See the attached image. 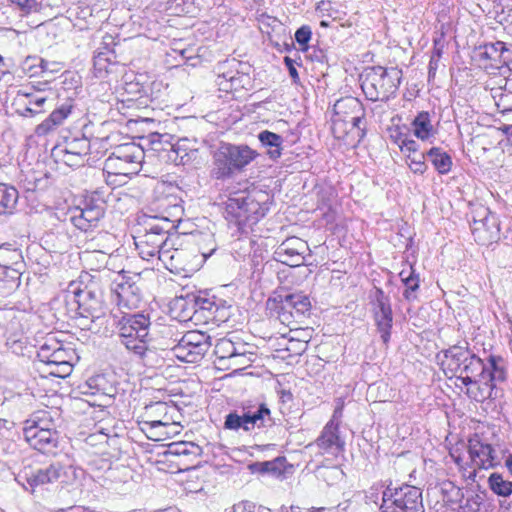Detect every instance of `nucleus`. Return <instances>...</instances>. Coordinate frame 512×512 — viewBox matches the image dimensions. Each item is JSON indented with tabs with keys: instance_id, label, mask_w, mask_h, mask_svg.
I'll list each match as a JSON object with an SVG mask.
<instances>
[{
	"instance_id": "nucleus-13",
	"label": "nucleus",
	"mask_w": 512,
	"mask_h": 512,
	"mask_svg": "<svg viewBox=\"0 0 512 512\" xmlns=\"http://www.w3.org/2000/svg\"><path fill=\"white\" fill-rule=\"evenodd\" d=\"M191 320L197 323L224 322L229 318V306L226 301L215 296L197 295L192 299Z\"/></svg>"
},
{
	"instance_id": "nucleus-42",
	"label": "nucleus",
	"mask_w": 512,
	"mask_h": 512,
	"mask_svg": "<svg viewBox=\"0 0 512 512\" xmlns=\"http://www.w3.org/2000/svg\"><path fill=\"white\" fill-rule=\"evenodd\" d=\"M504 49V42L496 41L494 43H487L480 46L478 49V56L481 60H490L498 62V55H502Z\"/></svg>"
},
{
	"instance_id": "nucleus-7",
	"label": "nucleus",
	"mask_w": 512,
	"mask_h": 512,
	"mask_svg": "<svg viewBox=\"0 0 512 512\" xmlns=\"http://www.w3.org/2000/svg\"><path fill=\"white\" fill-rule=\"evenodd\" d=\"M401 77L402 71L396 67H370L361 75V88L368 100L386 102L396 93Z\"/></svg>"
},
{
	"instance_id": "nucleus-23",
	"label": "nucleus",
	"mask_w": 512,
	"mask_h": 512,
	"mask_svg": "<svg viewBox=\"0 0 512 512\" xmlns=\"http://www.w3.org/2000/svg\"><path fill=\"white\" fill-rule=\"evenodd\" d=\"M73 105L71 101H67L58 108L54 109L51 114L35 128L38 136H45L58 126L63 124L64 120L71 114Z\"/></svg>"
},
{
	"instance_id": "nucleus-11",
	"label": "nucleus",
	"mask_w": 512,
	"mask_h": 512,
	"mask_svg": "<svg viewBox=\"0 0 512 512\" xmlns=\"http://www.w3.org/2000/svg\"><path fill=\"white\" fill-rule=\"evenodd\" d=\"M507 378L505 360L501 356L490 355L488 365L483 373L475 376V382L469 384L466 394L469 398L483 402L494 398L497 382H504Z\"/></svg>"
},
{
	"instance_id": "nucleus-15",
	"label": "nucleus",
	"mask_w": 512,
	"mask_h": 512,
	"mask_svg": "<svg viewBox=\"0 0 512 512\" xmlns=\"http://www.w3.org/2000/svg\"><path fill=\"white\" fill-rule=\"evenodd\" d=\"M137 281H140L138 275H119L118 279L114 281L113 291L116 294L119 306L127 309L138 308L142 299V293Z\"/></svg>"
},
{
	"instance_id": "nucleus-4",
	"label": "nucleus",
	"mask_w": 512,
	"mask_h": 512,
	"mask_svg": "<svg viewBox=\"0 0 512 512\" xmlns=\"http://www.w3.org/2000/svg\"><path fill=\"white\" fill-rule=\"evenodd\" d=\"M364 501L366 510L379 509L381 512H388L389 509H400L403 511L411 512H424L422 503V492L419 488L411 485H404L400 488L391 489L386 488L381 490L378 487H371L368 492L355 493L351 499H347L345 502L340 503L338 508L342 511L347 509H356L352 506L354 503Z\"/></svg>"
},
{
	"instance_id": "nucleus-2",
	"label": "nucleus",
	"mask_w": 512,
	"mask_h": 512,
	"mask_svg": "<svg viewBox=\"0 0 512 512\" xmlns=\"http://www.w3.org/2000/svg\"><path fill=\"white\" fill-rule=\"evenodd\" d=\"M269 195L261 190H240L230 193L224 202V218L232 236L248 235L268 212Z\"/></svg>"
},
{
	"instance_id": "nucleus-40",
	"label": "nucleus",
	"mask_w": 512,
	"mask_h": 512,
	"mask_svg": "<svg viewBox=\"0 0 512 512\" xmlns=\"http://www.w3.org/2000/svg\"><path fill=\"white\" fill-rule=\"evenodd\" d=\"M49 62L38 57H27L23 63V69L30 73V76H37L47 71H54L49 67Z\"/></svg>"
},
{
	"instance_id": "nucleus-55",
	"label": "nucleus",
	"mask_w": 512,
	"mask_h": 512,
	"mask_svg": "<svg viewBox=\"0 0 512 512\" xmlns=\"http://www.w3.org/2000/svg\"><path fill=\"white\" fill-rule=\"evenodd\" d=\"M177 6L182 5L181 11L184 13H194L196 9L200 10L204 0H174Z\"/></svg>"
},
{
	"instance_id": "nucleus-33",
	"label": "nucleus",
	"mask_w": 512,
	"mask_h": 512,
	"mask_svg": "<svg viewBox=\"0 0 512 512\" xmlns=\"http://www.w3.org/2000/svg\"><path fill=\"white\" fill-rule=\"evenodd\" d=\"M201 453V448L192 442H172L167 445V449L163 453L166 457L169 456H194L197 457Z\"/></svg>"
},
{
	"instance_id": "nucleus-46",
	"label": "nucleus",
	"mask_w": 512,
	"mask_h": 512,
	"mask_svg": "<svg viewBox=\"0 0 512 512\" xmlns=\"http://www.w3.org/2000/svg\"><path fill=\"white\" fill-rule=\"evenodd\" d=\"M211 336L201 331H188L178 341L181 347H185L186 344L196 342L198 345L211 346Z\"/></svg>"
},
{
	"instance_id": "nucleus-62",
	"label": "nucleus",
	"mask_w": 512,
	"mask_h": 512,
	"mask_svg": "<svg viewBox=\"0 0 512 512\" xmlns=\"http://www.w3.org/2000/svg\"><path fill=\"white\" fill-rule=\"evenodd\" d=\"M62 154V161L70 166V167H79L83 165L84 158L83 157H76L74 155H71L70 152H60Z\"/></svg>"
},
{
	"instance_id": "nucleus-19",
	"label": "nucleus",
	"mask_w": 512,
	"mask_h": 512,
	"mask_svg": "<svg viewBox=\"0 0 512 512\" xmlns=\"http://www.w3.org/2000/svg\"><path fill=\"white\" fill-rule=\"evenodd\" d=\"M73 301L77 304V313L92 322L105 315L103 302L95 292L85 288L73 291Z\"/></svg>"
},
{
	"instance_id": "nucleus-6",
	"label": "nucleus",
	"mask_w": 512,
	"mask_h": 512,
	"mask_svg": "<svg viewBox=\"0 0 512 512\" xmlns=\"http://www.w3.org/2000/svg\"><path fill=\"white\" fill-rule=\"evenodd\" d=\"M258 156L246 144L221 143L213 154L212 178L228 180L242 173Z\"/></svg>"
},
{
	"instance_id": "nucleus-1",
	"label": "nucleus",
	"mask_w": 512,
	"mask_h": 512,
	"mask_svg": "<svg viewBox=\"0 0 512 512\" xmlns=\"http://www.w3.org/2000/svg\"><path fill=\"white\" fill-rule=\"evenodd\" d=\"M173 228L171 221L161 219L148 224L144 234L134 237L141 258L147 261L157 259L170 271L183 269L185 251L174 247L178 235L169 233Z\"/></svg>"
},
{
	"instance_id": "nucleus-25",
	"label": "nucleus",
	"mask_w": 512,
	"mask_h": 512,
	"mask_svg": "<svg viewBox=\"0 0 512 512\" xmlns=\"http://www.w3.org/2000/svg\"><path fill=\"white\" fill-rule=\"evenodd\" d=\"M241 68L250 69V66L236 60L235 58L219 62L215 67L217 75L216 83L219 86V89L223 91L225 82L227 84L232 83V80H234L235 76L239 74V69Z\"/></svg>"
},
{
	"instance_id": "nucleus-53",
	"label": "nucleus",
	"mask_w": 512,
	"mask_h": 512,
	"mask_svg": "<svg viewBox=\"0 0 512 512\" xmlns=\"http://www.w3.org/2000/svg\"><path fill=\"white\" fill-rule=\"evenodd\" d=\"M21 268L22 266H11L7 269H1L0 277L4 279L7 283L14 282L15 288L17 289L20 285Z\"/></svg>"
},
{
	"instance_id": "nucleus-17",
	"label": "nucleus",
	"mask_w": 512,
	"mask_h": 512,
	"mask_svg": "<svg viewBox=\"0 0 512 512\" xmlns=\"http://www.w3.org/2000/svg\"><path fill=\"white\" fill-rule=\"evenodd\" d=\"M468 453L473 464L480 469L494 468L500 465L502 459L498 451L491 444L483 442L477 434L468 440Z\"/></svg>"
},
{
	"instance_id": "nucleus-63",
	"label": "nucleus",
	"mask_w": 512,
	"mask_h": 512,
	"mask_svg": "<svg viewBox=\"0 0 512 512\" xmlns=\"http://www.w3.org/2000/svg\"><path fill=\"white\" fill-rule=\"evenodd\" d=\"M255 509L256 504L249 500H243L233 506V512H254Z\"/></svg>"
},
{
	"instance_id": "nucleus-48",
	"label": "nucleus",
	"mask_w": 512,
	"mask_h": 512,
	"mask_svg": "<svg viewBox=\"0 0 512 512\" xmlns=\"http://www.w3.org/2000/svg\"><path fill=\"white\" fill-rule=\"evenodd\" d=\"M60 345L61 342L57 341L55 338L46 339L38 351L39 360L46 364L52 358L49 354H55Z\"/></svg>"
},
{
	"instance_id": "nucleus-20",
	"label": "nucleus",
	"mask_w": 512,
	"mask_h": 512,
	"mask_svg": "<svg viewBox=\"0 0 512 512\" xmlns=\"http://www.w3.org/2000/svg\"><path fill=\"white\" fill-rule=\"evenodd\" d=\"M471 231L476 242L481 245H488L499 238V222L495 214L485 210L482 219H474Z\"/></svg>"
},
{
	"instance_id": "nucleus-28",
	"label": "nucleus",
	"mask_w": 512,
	"mask_h": 512,
	"mask_svg": "<svg viewBox=\"0 0 512 512\" xmlns=\"http://www.w3.org/2000/svg\"><path fill=\"white\" fill-rule=\"evenodd\" d=\"M258 140L267 149L270 159L276 160L282 155L283 138L280 135L264 130L258 134Z\"/></svg>"
},
{
	"instance_id": "nucleus-12",
	"label": "nucleus",
	"mask_w": 512,
	"mask_h": 512,
	"mask_svg": "<svg viewBox=\"0 0 512 512\" xmlns=\"http://www.w3.org/2000/svg\"><path fill=\"white\" fill-rule=\"evenodd\" d=\"M143 150L133 142L117 146L104 162L103 174L128 177L139 172Z\"/></svg>"
},
{
	"instance_id": "nucleus-16",
	"label": "nucleus",
	"mask_w": 512,
	"mask_h": 512,
	"mask_svg": "<svg viewBox=\"0 0 512 512\" xmlns=\"http://www.w3.org/2000/svg\"><path fill=\"white\" fill-rule=\"evenodd\" d=\"M105 202L93 196L86 199L82 208H77L71 216L73 225L82 231L95 227L105 213Z\"/></svg>"
},
{
	"instance_id": "nucleus-9",
	"label": "nucleus",
	"mask_w": 512,
	"mask_h": 512,
	"mask_svg": "<svg viewBox=\"0 0 512 512\" xmlns=\"http://www.w3.org/2000/svg\"><path fill=\"white\" fill-rule=\"evenodd\" d=\"M75 477V470L72 466H65L61 463H53L47 467L25 466L16 476V481L31 493L41 492L44 486L56 481L67 483Z\"/></svg>"
},
{
	"instance_id": "nucleus-5",
	"label": "nucleus",
	"mask_w": 512,
	"mask_h": 512,
	"mask_svg": "<svg viewBox=\"0 0 512 512\" xmlns=\"http://www.w3.org/2000/svg\"><path fill=\"white\" fill-rule=\"evenodd\" d=\"M60 424L58 410L35 411L24 421V438L33 449L46 455H56L60 448Z\"/></svg>"
},
{
	"instance_id": "nucleus-35",
	"label": "nucleus",
	"mask_w": 512,
	"mask_h": 512,
	"mask_svg": "<svg viewBox=\"0 0 512 512\" xmlns=\"http://www.w3.org/2000/svg\"><path fill=\"white\" fill-rule=\"evenodd\" d=\"M22 253L19 249L0 246V270L11 266H23Z\"/></svg>"
},
{
	"instance_id": "nucleus-58",
	"label": "nucleus",
	"mask_w": 512,
	"mask_h": 512,
	"mask_svg": "<svg viewBox=\"0 0 512 512\" xmlns=\"http://www.w3.org/2000/svg\"><path fill=\"white\" fill-rule=\"evenodd\" d=\"M50 373L57 377H66L72 372V361L64 362L61 364H53Z\"/></svg>"
},
{
	"instance_id": "nucleus-24",
	"label": "nucleus",
	"mask_w": 512,
	"mask_h": 512,
	"mask_svg": "<svg viewBox=\"0 0 512 512\" xmlns=\"http://www.w3.org/2000/svg\"><path fill=\"white\" fill-rule=\"evenodd\" d=\"M106 139H89L84 135L67 138L63 148L58 152H70L71 155L78 157H85L91 153L92 148L100 146Z\"/></svg>"
},
{
	"instance_id": "nucleus-36",
	"label": "nucleus",
	"mask_w": 512,
	"mask_h": 512,
	"mask_svg": "<svg viewBox=\"0 0 512 512\" xmlns=\"http://www.w3.org/2000/svg\"><path fill=\"white\" fill-rule=\"evenodd\" d=\"M236 351V344L232 340L226 338L219 339L214 348V354L217 357L218 362L222 365L225 364V361H231Z\"/></svg>"
},
{
	"instance_id": "nucleus-18",
	"label": "nucleus",
	"mask_w": 512,
	"mask_h": 512,
	"mask_svg": "<svg viewBox=\"0 0 512 512\" xmlns=\"http://www.w3.org/2000/svg\"><path fill=\"white\" fill-rule=\"evenodd\" d=\"M306 250H308V245L304 240L298 237H290L276 248L273 257L282 264L298 267L304 264Z\"/></svg>"
},
{
	"instance_id": "nucleus-51",
	"label": "nucleus",
	"mask_w": 512,
	"mask_h": 512,
	"mask_svg": "<svg viewBox=\"0 0 512 512\" xmlns=\"http://www.w3.org/2000/svg\"><path fill=\"white\" fill-rule=\"evenodd\" d=\"M199 250L204 258L210 257L217 249L213 234H203L199 241Z\"/></svg>"
},
{
	"instance_id": "nucleus-49",
	"label": "nucleus",
	"mask_w": 512,
	"mask_h": 512,
	"mask_svg": "<svg viewBox=\"0 0 512 512\" xmlns=\"http://www.w3.org/2000/svg\"><path fill=\"white\" fill-rule=\"evenodd\" d=\"M115 55L113 51H99L94 56V69L98 73H102L103 71H107L108 64L114 62Z\"/></svg>"
},
{
	"instance_id": "nucleus-26",
	"label": "nucleus",
	"mask_w": 512,
	"mask_h": 512,
	"mask_svg": "<svg viewBox=\"0 0 512 512\" xmlns=\"http://www.w3.org/2000/svg\"><path fill=\"white\" fill-rule=\"evenodd\" d=\"M211 346L198 345L196 342L188 343L185 347L180 346V342H178L173 347L174 355L181 361L187 363H196L200 361L205 354L208 352Z\"/></svg>"
},
{
	"instance_id": "nucleus-38",
	"label": "nucleus",
	"mask_w": 512,
	"mask_h": 512,
	"mask_svg": "<svg viewBox=\"0 0 512 512\" xmlns=\"http://www.w3.org/2000/svg\"><path fill=\"white\" fill-rule=\"evenodd\" d=\"M289 303L287 294H276L267 300V309L271 317L279 316V313L292 311L291 307H288Z\"/></svg>"
},
{
	"instance_id": "nucleus-45",
	"label": "nucleus",
	"mask_w": 512,
	"mask_h": 512,
	"mask_svg": "<svg viewBox=\"0 0 512 512\" xmlns=\"http://www.w3.org/2000/svg\"><path fill=\"white\" fill-rule=\"evenodd\" d=\"M28 100V105L21 112L22 116L25 117H33L39 113H41L42 107L45 104L47 98L40 95L26 94Z\"/></svg>"
},
{
	"instance_id": "nucleus-29",
	"label": "nucleus",
	"mask_w": 512,
	"mask_h": 512,
	"mask_svg": "<svg viewBox=\"0 0 512 512\" xmlns=\"http://www.w3.org/2000/svg\"><path fill=\"white\" fill-rule=\"evenodd\" d=\"M18 190L6 183H0V215H10L18 202Z\"/></svg>"
},
{
	"instance_id": "nucleus-3",
	"label": "nucleus",
	"mask_w": 512,
	"mask_h": 512,
	"mask_svg": "<svg viewBox=\"0 0 512 512\" xmlns=\"http://www.w3.org/2000/svg\"><path fill=\"white\" fill-rule=\"evenodd\" d=\"M150 318L142 313L124 315L117 324L118 341L149 368L162 366L164 357L150 335Z\"/></svg>"
},
{
	"instance_id": "nucleus-52",
	"label": "nucleus",
	"mask_w": 512,
	"mask_h": 512,
	"mask_svg": "<svg viewBox=\"0 0 512 512\" xmlns=\"http://www.w3.org/2000/svg\"><path fill=\"white\" fill-rule=\"evenodd\" d=\"M19 438V431L12 420L0 419V440L7 438Z\"/></svg>"
},
{
	"instance_id": "nucleus-41",
	"label": "nucleus",
	"mask_w": 512,
	"mask_h": 512,
	"mask_svg": "<svg viewBox=\"0 0 512 512\" xmlns=\"http://www.w3.org/2000/svg\"><path fill=\"white\" fill-rule=\"evenodd\" d=\"M490 489L499 496H509L512 494V482L503 479L501 474L493 473L489 479Z\"/></svg>"
},
{
	"instance_id": "nucleus-37",
	"label": "nucleus",
	"mask_w": 512,
	"mask_h": 512,
	"mask_svg": "<svg viewBox=\"0 0 512 512\" xmlns=\"http://www.w3.org/2000/svg\"><path fill=\"white\" fill-rule=\"evenodd\" d=\"M10 6L20 16H28L42 9L41 0H9Z\"/></svg>"
},
{
	"instance_id": "nucleus-31",
	"label": "nucleus",
	"mask_w": 512,
	"mask_h": 512,
	"mask_svg": "<svg viewBox=\"0 0 512 512\" xmlns=\"http://www.w3.org/2000/svg\"><path fill=\"white\" fill-rule=\"evenodd\" d=\"M412 126L414 135L423 141L428 140L435 135L430 114L426 111L418 113L412 122Z\"/></svg>"
},
{
	"instance_id": "nucleus-14",
	"label": "nucleus",
	"mask_w": 512,
	"mask_h": 512,
	"mask_svg": "<svg viewBox=\"0 0 512 512\" xmlns=\"http://www.w3.org/2000/svg\"><path fill=\"white\" fill-rule=\"evenodd\" d=\"M371 297L375 325L382 342L387 345L390 341L393 326V312L390 297L386 295L381 288L377 287Z\"/></svg>"
},
{
	"instance_id": "nucleus-32",
	"label": "nucleus",
	"mask_w": 512,
	"mask_h": 512,
	"mask_svg": "<svg viewBox=\"0 0 512 512\" xmlns=\"http://www.w3.org/2000/svg\"><path fill=\"white\" fill-rule=\"evenodd\" d=\"M285 457H277L271 461L254 462L249 465L252 473L271 474L273 476H280L284 472Z\"/></svg>"
},
{
	"instance_id": "nucleus-27",
	"label": "nucleus",
	"mask_w": 512,
	"mask_h": 512,
	"mask_svg": "<svg viewBox=\"0 0 512 512\" xmlns=\"http://www.w3.org/2000/svg\"><path fill=\"white\" fill-rule=\"evenodd\" d=\"M83 388L85 389L84 394L113 397L116 393V388L108 382L103 374L90 377Z\"/></svg>"
},
{
	"instance_id": "nucleus-39",
	"label": "nucleus",
	"mask_w": 512,
	"mask_h": 512,
	"mask_svg": "<svg viewBox=\"0 0 512 512\" xmlns=\"http://www.w3.org/2000/svg\"><path fill=\"white\" fill-rule=\"evenodd\" d=\"M249 70L247 68L239 69V74L235 76L232 83L227 84L225 82V86L223 88L224 92L237 91L240 89H250L252 87V78L249 75Z\"/></svg>"
},
{
	"instance_id": "nucleus-44",
	"label": "nucleus",
	"mask_w": 512,
	"mask_h": 512,
	"mask_svg": "<svg viewBox=\"0 0 512 512\" xmlns=\"http://www.w3.org/2000/svg\"><path fill=\"white\" fill-rule=\"evenodd\" d=\"M6 346L15 355H24L26 347V339L23 336L22 330H18L7 336Z\"/></svg>"
},
{
	"instance_id": "nucleus-64",
	"label": "nucleus",
	"mask_w": 512,
	"mask_h": 512,
	"mask_svg": "<svg viewBox=\"0 0 512 512\" xmlns=\"http://www.w3.org/2000/svg\"><path fill=\"white\" fill-rule=\"evenodd\" d=\"M17 289L15 288L14 282L7 283L4 279L0 277V296L7 297L11 295Z\"/></svg>"
},
{
	"instance_id": "nucleus-8",
	"label": "nucleus",
	"mask_w": 512,
	"mask_h": 512,
	"mask_svg": "<svg viewBox=\"0 0 512 512\" xmlns=\"http://www.w3.org/2000/svg\"><path fill=\"white\" fill-rule=\"evenodd\" d=\"M274 424L266 403L247 401L225 416L224 429L250 432L254 429L270 428Z\"/></svg>"
},
{
	"instance_id": "nucleus-10",
	"label": "nucleus",
	"mask_w": 512,
	"mask_h": 512,
	"mask_svg": "<svg viewBox=\"0 0 512 512\" xmlns=\"http://www.w3.org/2000/svg\"><path fill=\"white\" fill-rule=\"evenodd\" d=\"M447 360L446 369L450 371L464 386L473 384L475 376L483 373L488 365V359L482 360L469 350L468 347L453 345L444 351Z\"/></svg>"
},
{
	"instance_id": "nucleus-56",
	"label": "nucleus",
	"mask_w": 512,
	"mask_h": 512,
	"mask_svg": "<svg viewBox=\"0 0 512 512\" xmlns=\"http://www.w3.org/2000/svg\"><path fill=\"white\" fill-rule=\"evenodd\" d=\"M312 36L311 28L307 25L301 26L295 32L296 42L303 48L308 44Z\"/></svg>"
},
{
	"instance_id": "nucleus-30",
	"label": "nucleus",
	"mask_w": 512,
	"mask_h": 512,
	"mask_svg": "<svg viewBox=\"0 0 512 512\" xmlns=\"http://www.w3.org/2000/svg\"><path fill=\"white\" fill-rule=\"evenodd\" d=\"M426 155L439 174L444 175L450 172L452 159L442 148L432 147L426 152Z\"/></svg>"
},
{
	"instance_id": "nucleus-57",
	"label": "nucleus",
	"mask_w": 512,
	"mask_h": 512,
	"mask_svg": "<svg viewBox=\"0 0 512 512\" xmlns=\"http://www.w3.org/2000/svg\"><path fill=\"white\" fill-rule=\"evenodd\" d=\"M399 148H400L401 152L406 154V155L407 154L415 155V154L420 153L418 151V148H419L418 143L415 140L410 139V138H408L406 136L399 143Z\"/></svg>"
},
{
	"instance_id": "nucleus-22",
	"label": "nucleus",
	"mask_w": 512,
	"mask_h": 512,
	"mask_svg": "<svg viewBox=\"0 0 512 512\" xmlns=\"http://www.w3.org/2000/svg\"><path fill=\"white\" fill-rule=\"evenodd\" d=\"M310 446L318 447L321 454H338L344 448V441L339 437L338 425L332 420L329 421L323 428L315 443L310 444Z\"/></svg>"
},
{
	"instance_id": "nucleus-50",
	"label": "nucleus",
	"mask_w": 512,
	"mask_h": 512,
	"mask_svg": "<svg viewBox=\"0 0 512 512\" xmlns=\"http://www.w3.org/2000/svg\"><path fill=\"white\" fill-rule=\"evenodd\" d=\"M52 358L46 363L47 365L61 364L64 362L73 361L75 357V351L72 348H65L61 343L59 349L55 354H49Z\"/></svg>"
},
{
	"instance_id": "nucleus-21",
	"label": "nucleus",
	"mask_w": 512,
	"mask_h": 512,
	"mask_svg": "<svg viewBox=\"0 0 512 512\" xmlns=\"http://www.w3.org/2000/svg\"><path fill=\"white\" fill-rule=\"evenodd\" d=\"M336 115L346 114L341 120L351 123L352 127L359 129L360 136H364V128L361 127L365 117L362 103L353 97L338 100L334 105Z\"/></svg>"
},
{
	"instance_id": "nucleus-47",
	"label": "nucleus",
	"mask_w": 512,
	"mask_h": 512,
	"mask_svg": "<svg viewBox=\"0 0 512 512\" xmlns=\"http://www.w3.org/2000/svg\"><path fill=\"white\" fill-rule=\"evenodd\" d=\"M426 157V153L422 152L415 155L407 154L406 163L414 174L422 175L427 170V165L425 163Z\"/></svg>"
},
{
	"instance_id": "nucleus-43",
	"label": "nucleus",
	"mask_w": 512,
	"mask_h": 512,
	"mask_svg": "<svg viewBox=\"0 0 512 512\" xmlns=\"http://www.w3.org/2000/svg\"><path fill=\"white\" fill-rule=\"evenodd\" d=\"M419 275L415 273L412 267L409 268V274L407 278L404 279L403 284L405 285V290L403 292V297L407 301H413L416 299L415 292L420 287Z\"/></svg>"
},
{
	"instance_id": "nucleus-54",
	"label": "nucleus",
	"mask_w": 512,
	"mask_h": 512,
	"mask_svg": "<svg viewBox=\"0 0 512 512\" xmlns=\"http://www.w3.org/2000/svg\"><path fill=\"white\" fill-rule=\"evenodd\" d=\"M110 249L107 250H93L92 252H87L85 259L87 262H91L92 260L96 259L99 263V265L96 267V269H100L102 266H104L107 262V257L110 255Z\"/></svg>"
},
{
	"instance_id": "nucleus-60",
	"label": "nucleus",
	"mask_w": 512,
	"mask_h": 512,
	"mask_svg": "<svg viewBox=\"0 0 512 512\" xmlns=\"http://www.w3.org/2000/svg\"><path fill=\"white\" fill-rule=\"evenodd\" d=\"M18 438H7L0 440V447L4 454H15L17 451L16 440Z\"/></svg>"
},
{
	"instance_id": "nucleus-59",
	"label": "nucleus",
	"mask_w": 512,
	"mask_h": 512,
	"mask_svg": "<svg viewBox=\"0 0 512 512\" xmlns=\"http://www.w3.org/2000/svg\"><path fill=\"white\" fill-rule=\"evenodd\" d=\"M279 320L283 325L290 327L292 329L293 325L298 323V317L294 314L293 311L279 313V316L275 317Z\"/></svg>"
},
{
	"instance_id": "nucleus-61",
	"label": "nucleus",
	"mask_w": 512,
	"mask_h": 512,
	"mask_svg": "<svg viewBox=\"0 0 512 512\" xmlns=\"http://www.w3.org/2000/svg\"><path fill=\"white\" fill-rule=\"evenodd\" d=\"M253 354H238L233 356L228 366L245 367L252 361Z\"/></svg>"
},
{
	"instance_id": "nucleus-34",
	"label": "nucleus",
	"mask_w": 512,
	"mask_h": 512,
	"mask_svg": "<svg viewBox=\"0 0 512 512\" xmlns=\"http://www.w3.org/2000/svg\"><path fill=\"white\" fill-rule=\"evenodd\" d=\"M289 303L288 307L292 308L294 314L298 317H305L310 314L311 301L309 297L302 292L299 293H287Z\"/></svg>"
}]
</instances>
